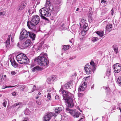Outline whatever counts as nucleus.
<instances>
[{
  "label": "nucleus",
  "instance_id": "obj_1",
  "mask_svg": "<svg viewBox=\"0 0 121 121\" xmlns=\"http://www.w3.org/2000/svg\"><path fill=\"white\" fill-rule=\"evenodd\" d=\"M46 7L43 8L39 10V15H43L46 17L49 16L51 15L50 12L53 10L52 5L50 1L47 0L46 3Z\"/></svg>",
  "mask_w": 121,
  "mask_h": 121
},
{
  "label": "nucleus",
  "instance_id": "obj_2",
  "mask_svg": "<svg viewBox=\"0 0 121 121\" xmlns=\"http://www.w3.org/2000/svg\"><path fill=\"white\" fill-rule=\"evenodd\" d=\"M39 22V17L37 15L33 16L30 21H28L27 22V26L29 28L33 30H35V26Z\"/></svg>",
  "mask_w": 121,
  "mask_h": 121
},
{
  "label": "nucleus",
  "instance_id": "obj_3",
  "mask_svg": "<svg viewBox=\"0 0 121 121\" xmlns=\"http://www.w3.org/2000/svg\"><path fill=\"white\" fill-rule=\"evenodd\" d=\"M70 93L69 92L64 91L63 92V99L67 101V104L68 106L69 107H72L74 106V103L73 101V99L72 96H70Z\"/></svg>",
  "mask_w": 121,
  "mask_h": 121
},
{
  "label": "nucleus",
  "instance_id": "obj_4",
  "mask_svg": "<svg viewBox=\"0 0 121 121\" xmlns=\"http://www.w3.org/2000/svg\"><path fill=\"white\" fill-rule=\"evenodd\" d=\"M47 55L46 53L43 52L42 53L40 54L39 56L37 58V61L40 62L39 64L40 65L46 66H48L49 63V61L47 59Z\"/></svg>",
  "mask_w": 121,
  "mask_h": 121
},
{
  "label": "nucleus",
  "instance_id": "obj_5",
  "mask_svg": "<svg viewBox=\"0 0 121 121\" xmlns=\"http://www.w3.org/2000/svg\"><path fill=\"white\" fill-rule=\"evenodd\" d=\"M16 59L18 62L20 64H27L29 62V59L24 54H19L17 56Z\"/></svg>",
  "mask_w": 121,
  "mask_h": 121
},
{
  "label": "nucleus",
  "instance_id": "obj_6",
  "mask_svg": "<svg viewBox=\"0 0 121 121\" xmlns=\"http://www.w3.org/2000/svg\"><path fill=\"white\" fill-rule=\"evenodd\" d=\"M51 1H52L54 3L55 5L53 7L52 5L53 10L51 12H54V13H56L60 10V4L61 2V0H50Z\"/></svg>",
  "mask_w": 121,
  "mask_h": 121
},
{
  "label": "nucleus",
  "instance_id": "obj_7",
  "mask_svg": "<svg viewBox=\"0 0 121 121\" xmlns=\"http://www.w3.org/2000/svg\"><path fill=\"white\" fill-rule=\"evenodd\" d=\"M84 69L86 74H91L92 72L94 73L96 69V68L95 67L91 66L89 64H87L85 65Z\"/></svg>",
  "mask_w": 121,
  "mask_h": 121
},
{
  "label": "nucleus",
  "instance_id": "obj_8",
  "mask_svg": "<svg viewBox=\"0 0 121 121\" xmlns=\"http://www.w3.org/2000/svg\"><path fill=\"white\" fill-rule=\"evenodd\" d=\"M47 45L45 44H44L43 43H42L39 44L38 46L35 45L33 46L32 48V50L34 52L39 51L42 48H47Z\"/></svg>",
  "mask_w": 121,
  "mask_h": 121
},
{
  "label": "nucleus",
  "instance_id": "obj_9",
  "mask_svg": "<svg viewBox=\"0 0 121 121\" xmlns=\"http://www.w3.org/2000/svg\"><path fill=\"white\" fill-rule=\"evenodd\" d=\"M66 112L69 113L75 117H78L81 113L78 112L70 109L68 108H66Z\"/></svg>",
  "mask_w": 121,
  "mask_h": 121
},
{
  "label": "nucleus",
  "instance_id": "obj_10",
  "mask_svg": "<svg viewBox=\"0 0 121 121\" xmlns=\"http://www.w3.org/2000/svg\"><path fill=\"white\" fill-rule=\"evenodd\" d=\"M29 32L25 30H23L20 33L19 37L20 40L27 38L28 36Z\"/></svg>",
  "mask_w": 121,
  "mask_h": 121
},
{
  "label": "nucleus",
  "instance_id": "obj_11",
  "mask_svg": "<svg viewBox=\"0 0 121 121\" xmlns=\"http://www.w3.org/2000/svg\"><path fill=\"white\" fill-rule=\"evenodd\" d=\"M55 116L54 113L51 112H48L43 117V121H50L52 117Z\"/></svg>",
  "mask_w": 121,
  "mask_h": 121
},
{
  "label": "nucleus",
  "instance_id": "obj_12",
  "mask_svg": "<svg viewBox=\"0 0 121 121\" xmlns=\"http://www.w3.org/2000/svg\"><path fill=\"white\" fill-rule=\"evenodd\" d=\"M114 72L116 73L120 72L121 69V65L119 63H116L113 66Z\"/></svg>",
  "mask_w": 121,
  "mask_h": 121
},
{
  "label": "nucleus",
  "instance_id": "obj_13",
  "mask_svg": "<svg viewBox=\"0 0 121 121\" xmlns=\"http://www.w3.org/2000/svg\"><path fill=\"white\" fill-rule=\"evenodd\" d=\"M26 5V4L25 2L22 1L17 7V11L19 12L21 11L25 7Z\"/></svg>",
  "mask_w": 121,
  "mask_h": 121
},
{
  "label": "nucleus",
  "instance_id": "obj_14",
  "mask_svg": "<svg viewBox=\"0 0 121 121\" xmlns=\"http://www.w3.org/2000/svg\"><path fill=\"white\" fill-rule=\"evenodd\" d=\"M81 84V86L78 89V91H79L84 90L87 87V83L86 82H82Z\"/></svg>",
  "mask_w": 121,
  "mask_h": 121
},
{
  "label": "nucleus",
  "instance_id": "obj_15",
  "mask_svg": "<svg viewBox=\"0 0 121 121\" xmlns=\"http://www.w3.org/2000/svg\"><path fill=\"white\" fill-rule=\"evenodd\" d=\"M31 44V42L30 40L28 39L21 43V46L23 48H26L28 47Z\"/></svg>",
  "mask_w": 121,
  "mask_h": 121
},
{
  "label": "nucleus",
  "instance_id": "obj_16",
  "mask_svg": "<svg viewBox=\"0 0 121 121\" xmlns=\"http://www.w3.org/2000/svg\"><path fill=\"white\" fill-rule=\"evenodd\" d=\"M56 24H57V27L60 30H62L64 29L65 27V24L64 23L58 21L57 22Z\"/></svg>",
  "mask_w": 121,
  "mask_h": 121
},
{
  "label": "nucleus",
  "instance_id": "obj_17",
  "mask_svg": "<svg viewBox=\"0 0 121 121\" xmlns=\"http://www.w3.org/2000/svg\"><path fill=\"white\" fill-rule=\"evenodd\" d=\"M112 25L110 23H109L107 24L106 26V31L109 32L112 30Z\"/></svg>",
  "mask_w": 121,
  "mask_h": 121
},
{
  "label": "nucleus",
  "instance_id": "obj_18",
  "mask_svg": "<svg viewBox=\"0 0 121 121\" xmlns=\"http://www.w3.org/2000/svg\"><path fill=\"white\" fill-rule=\"evenodd\" d=\"M32 40H34L35 38V35L32 32H29V36Z\"/></svg>",
  "mask_w": 121,
  "mask_h": 121
},
{
  "label": "nucleus",
  "instance_id": "obj_19",
  "mask_svg": "<svg viewBox=\"0 0 121 121\" xmlns=\"http://www.w3.org/2000/svg\"><path fill=\"white\" fill-rule=\"evenodd\" d=\"M11 37V35H9L8 36V38H7L6 42V47H7L9 46L10 44V38Z\"/></svg>",
  "mask_w": 121,
  "mask_h": 121
},
{
  "label": "nucleus",
  "instance_id": "obj_20",
  "mask_svg": "<svg viewBox=\"0 0 121 121\" xmlns=\"http://www.w3.org/2000/svg\"><path fill=\"white\" fill-rule=\"evenodd\" d=\"M112 47L115 53L116 54L118 53L119 52V51L117 45H114L112 46Z\"/></svg>",
  "mask_w": 121,
  "mask_h": 121
},
{
  "label": "nucleus",
  "instance_id": "obj_21",
  "mask_svg": "<svg viewBox=\"0 0 121 121\" xmlns=\"http://www.w3.org/2000/svg\"><path fill=\"white\" fill-rule=\"evenodd\" d=\"M63 108L62 107H60L56 108L55 110V111L56 113H59L63 110Z\"/></svg>",
  "mask_w": 121,
  "mask_h": 121
},
{
  "label": "nucleus",
  "instance_id": "obj_22",
  "mask_svg": "<svg viewBox=\"0 0 121 121\" xmlns=\"http://www.w3.org/2000/svg\"><path fill=\"white\" fill-rule=\"evenodd\" d=\"M11 64L14 67H17V64L14 61L13 59H10Z\"/></svg>",
  "mask_w": 121,
  "mask_h": 121
},
{
  "label": "nucleus",
  "instance_id": "obj_23",
  "mask_svg": "<svg viewBox=\"0 0 121 121\" xmlns=\"http://www.w3.org/2000/svg\"><path fill=\"white\" fill-rule=\"evenodd\" d=\"M70 85V82H69L65 84L64 86V87L65 89H68L69 88Z\"/></svg>",
  "mask_w": 121,
  "mask_h": 121
},
{
  "label": "nucleus",
  "instance_id": "obj_24",
  "mask_svg": "<svg viewBox=\"0 0 121 121\" xmlns=\"http://www.w3.org/2000/svg\"><path fill=\"white\" fill-rule=\"evenodd\" d=\"M83 30L85 31H87L88 30L89 27L88 24L85 23L84 24L83 26Z\"/></svg>",
  "mask_w": 121,
  "mask_h": 121
},
{
  "label": "nucleus",
  "instance_id": "obj_25",
  "mask_svg": "<svg viewBox=\"0 0 121 121\" xmlns=\"http://www.w3.org/2000/svg\"><path fill=\"white\" fill-rule=\"evenodd\" d=\"M42 69L39 66H36L35 67L33 68L32 69V71L33 72H35L36 70H41Z\"/></svg>",
  "mask_w": 121,
  "mask_h": 121
},
{
  "label": "nucleus",
  "instance_id": "obj_26",
  "mask_svg": "<svg viewBox=\"0 0 121 121\" xmlns=\"http://www.w3.org/2000/svg\"><path fill=\"white\" fill-rule=\"evenodd\" d=\"M96 33L100 37L103 36L104 33L103 31H98L96 32Z\"/></svg>",
  "mask_w": 121,
  "mask_h": 121
},
{
  "label": "nucleus",
  "instance_id": "obj_27",
  "mask_svg": "<svg viewBox=\"0 0 121 121\" xmlns=\"http://www.w3.org/2000/svg\"><path fill=\"white\" fill-rule=\"evenodd\" d=\"M111 69L110 68H109L107 69L106 71V74L107 76H109L111 74Z\"/></svg>",
  "mask_w": 121,
  "mask_h": 121
},
{
  "label": "nucleus",
  "instance_id": "obj_28",
  "mask_svg": "<svg viewBox=\"0 0 121 121\" xmlns=\"http://www.w3.org/2000/svg\"><path fill=\"white\" fill-rule=\"evenodd\" d=\"M69 45H64L63 46V48H62V49L64 51H66L69 49Z\"/></svg>",
  "mask_w": 121,
  "mask_h": 121
},
{
  "label": "nucleus",
  "instance_id": "obj_29",
  "mask_svg": "<svg viewBox=\"0 0 121 121\" xmlns=\"http://www.w3.org/2000/svg\"><path fill=\"white\" fill-rule=\"evenodd\" d=\"M117 82L119 86L121 85V77H119L118 78Z\"/></svg>",
  "mask_w": 121,
  "mask_h": 121
},
{
  "label": "nucleus",
  "instance_id": "obj_30",
  "mask_svg": "<svg viewBox=\"0 0 121 121\" xmlns=\"http://www.w3.org/2000/svg\"><path fill=\"white\" fill-rule=\"evenodd\" d=\"M31 112L28 109H26L25 111V114L26 115H29Z\"/></svg>",
  "mask_w": 121,
  "mask_h": 121
},
{
  "label": "nucleus",
  "instance_id": "obj_31",
  "mask_svg": "<svg viewBox=\"0 0 121 121\" xmlns=\"http://www.w3.org/2000/svg\"><path fill=\"white\" fill-rule=\"evenodd\" d=\"M79 26L78 25L75 24L73 26L71 27L72 29H73L74 30H76L77 28H78Z\"/></svg>",
  "mask_w": 121,
  "mask_h": 121
},
{
  "label": "nucleus",
  "instance_id": "obj_32",
  "mask_svg": "<svg viewBox=\"0 0 121 121\" xmlns=\"http://www.w3.org/2000/svg\"><path fill=\"white\" fill-rule=\"evenodd\" d=\"M51 78L53 81H56L57 79V76L55 75H52L51 77Z\"/></svg>",
  "mask_w": 121,
  "mask_h": 121
},
{
  "label": "nucleus",
  "instance_id": "obj_33",
  "mask_svg": "<svg viewBox=\"0 0 121 121\" xmlns=\"http://www.w3.org/2000/svg\"><path fill=\"white\" fill-rule=\"evenodd\" d=\"M2 86V89H4L5 88H7L13 87L15 86Z\"/></svg>",
  "mask_w": 121,
  "mask_h": 121
},
{
  "label": "nucleus",
  "instance_id": "obj_34",
  "mask_svg": "<svg viewBox=\"0 0 121 121\" xmlns=\"http://www.w3.org/2000/svg\"><path fill=\"white\" fill-rule=\"evenodd\" d=\"M108 11V10H107L105 8L103 9L102 11V14L103 15L105 14Z\"/></svg>",
  "mask_w": 121,
  "mask_h": 121
},
{
  "label": "nucleus",
  "instance_id": "obj_35",
  "mask_svg": "<svg viewBox=\"0 0 121 121\" xmlns=\"http://www.w3.org/2000/svg\"><path fill=\"white\" fill-rule=\"evenodd\" d=\"M117 108L120 110L121 114V103H119L117 104Z\"/></svg>",
  "mask_w": 121,
  "mask_h": 121
},
{
  "label": "nucleus",
  "instance_id": "obj_36",
  "mask_svg": "<svg viewBox=\"0 0 121 121\" xmlns=\"http://www.w3.org/2000/svg\"><path fill=\"white\" fill-rule=\"evenodd\" d=\"M36 87H36L35 85H34L33 88H32V91L31 92H33L35 90H38V88H37Z\"/></svg>",
  "mask_w": 121,
  "mask_h": 121
},
{
  "label": "nucleus",
  "instance_id": "obj_37",
  "mask_svg": "<svg viewBox=\"0 0 121 121\" xmlns=\"http://www.w3.org/2000/svg\"><path fill=\"white\" fill-rule=\"evenodd\" d=\"M98 40V38L97 37H94L92 38V40L93 42H95Z\"/></svg>",
  "mask_w": 121,
  "mask_h": 121
},
{
  "label": "nucleus",
  "instance_id": "obj_38",
  "mask_svg": "<svg viewBox=\"0 0 121 121\" xmlns=\"http://www.w3.org/2000/svg\"><path fill=\"white\" fill-rule=\"evenodd\" d=\"M91 15H90L88 16V20L90 22H91L92 20V18L91 17V14H90Z\"/></svg>",
  "mask_w": 121,
  "mask_h": 121
},
{
  "label": "nucleus",
  "instance_id": "obj_39",
  "mask_svg": "<svg viewBox=\"0 0 121 121\" xmlns=\"http://www.w3.org/2000/svg\"><path fill=\"white\" fill-rule=\"evenodd\" d=\"M18 105H19L20 106H22V104L21 103H17L14 105V106H17Z\"/></svg>",
  "mask_w": 121,
  "mask_h": 121
},
{
  "label": "nucleus",
  "instance_id": "obj_40",
  "mask_svg": "<svg viewBox=\"0 0 121 121\" xmlns=\"http://www.w3.org/2000/svg\"><path fill=\"white\" fill-rule=\"evenodd\" d=\"M41 17L42 19H43L44 20H45L46 21H48V19L46 17L44 16V15H39Z\"/></svg>",
  "mask_w": 121,
  "mask_h": 121
},
{
  "label": "nucleus",
  "instance_id": "obj_41",
  "mask_svg": "<svg viewBox=\"0 0 121 121\" xmlns=\"http://www.w3.org/2000/svg\"><path fill=\"white\" fill-rule=\"evenodd\" d=\"M41 17L42 19H43L44 20H45L46 21H48V19L46 17L44 16V15H39Z\"/></svg>",
  "mask_w": 121,
  "mask_h": 121
},
{
  "label": "nucleus",
  "instance_id": "obj_42",
  "mask_svg": "<svg viewBox=\"0 0 121 121\" xmlns=\"http://www.w3.org/2000/svg\"><path fill=\"white\" fill-rule=\"evenodd\" d=\"M86 19H85L83 18L81 20L80 22V25H81V23H84L85 22Z\"/></svg>",
  "mask_w": 121,
  "mask_h": 121
},
{
  "label": "nucleus",
  "instance_id": "obj_43",
  "mask_svg": "<svg viewBox=\"0 0 121 121\" xmlns=\"http://www.w3.org/2000/svg\"><path fill=\"white\" fill-rule=\"evenodd\" d=\"M52 80L51 78H48L47 79V82L48 84H50L52 82Z\"/></svg>",
  "mask_w": 121,
  "mask_h": 121
},
{
  "label": "nucleus",
  "instance_id": "obj_44",
  "mask_svg": "<svg viewBox=\"0 0 121 121\" xmlns=\"http://www.w3.org/2000/svg\"><path fill=\"white\" fill-rule=\"evenodd\" d=\"M47 98L49 100H50L51 99V96L50 93H48L47 95Z\"/></svg>",
  "mask_w": 121,
  "mask_h": 121
},
{
  "label": "nucleus",
  "instance_id": "obj_45",
  "mask_svg": "<svg viewBox=\"0 0 121 121\" xmlns=\"http://www.w3.org/2000/svg\"><path fill=\"white\" fill-rule=\"evenodd\" d=\"M52 89L53 90L54 89L52 87H49L47 90V91L48 92H49L51 91Z\"/></svg>",
  "mask_w": 121,
  "mask_h": 121
},
{
  "label": "nucleus",
  "instance_id": "obj_46",
  "mask_svg": "<svg viewBox=\"0 0 121 121\" xmlns=\"http://www.w3.org/2000/svg\"><path fill=\"white\" fill-rule=\"evenodd\" d=\"M86 31H85L83 30L81 31V34L82 35H86Z\"/></svg>",
  "mask_w": 121,
  "mask_h": 121
},
{
  "label": "nucleus",
  "instance_id": "obj_47",
  "mask_svg": "<svg viewBox=\"0 0 121 121\" xmlns=\"http://www.w3.org/2000/svg\"><path fill=\"white\" fill-rule=\"evenodd\" d=\"M90 64L91 65V66L95 67L94 66L95 64L93 61H91L90 62Z\"/></svg>",
  "mask_w": 121,
  "mask_h": 121
},
{
  "label": "nucleus",
  "instance_id": "obj_48",
  "mask_svg": "<svg viewBox=\"0 0 121 121\" xmlns=\"http://www.w3.org/2000/svg\"><path fill=\"white\" fill-rule=\"evenodd\" d=\"M4 102H3V106L5 107L6 106V104H7V101H5V100H4Z\"/></svg>",
  "mask_w": 121,
  "mask_h": 121
},
{
  "label": "nucleus",
  "instance_id": "obj_49",
  "mask_svg": "<svg viewBox=\"0 0 121 121\" xmlns=\"http://www.w3.org/2000/svg\"><path fill=\"white\" fill-rule=\"evenodd\" d=\"M17 73V72L15 71H12L11 72V74L12 75H14Z\"/></svg>",
  "mask_w": 121,
  "mask_h": 121
},
{
  "label": "nucleus",
  "instance_id": "obj_50",
  "mask_svg": "<svg viewBox=\"0 0 121 121\" xmlns=\"http://www.w3.org/2000/svg\"><path fill=\"white\" fill-rule=\"evenodd\" d=\"M5 13V12L4 11L0 12V16L1 15H4Z\"/></svg>",
  "mask_w": 121,
  "mask_h": 121
},
{
  "label": "nucleus",
  "instance_id": "obj_51",
  "mask_svg": "<svg viewBox=\"0 0 121 121\" xmlns=\"http://www.w3.org/2000/svg\"><path fill=\"white\" fill-rule=\"evenodd\" d=\"M83 95V94H82L80 93H79L78 94V96L79 97H81Z\"/></svg>",
  "mask_w": 121,
  "mask_h": 121
},
{
  "label": "nucleus",
  "instance_id": "obj_52",
  "mask_svg": "<svg viewBox=\"0 0 121 121\" xmlns=\"http://www.w3.org/2000/svg\"><path fill=\"white\" fill-rule=\"evenodd\" d=\"M84 118V116L83 115L80 118V119H79L78 121H80L81 120H82Z\"/></svg>",
  "mask_w": 121,
  "mask_h": 121
},
{
  "label": "nucleus",
  "instance_id": "obj_53",
  "mask_svg": "<svg viewBox=\"0 0 121 121\" xmlns=\"http://www.w3.org/2000/svg\"><path fill=\"white\" fill-rule=\"evenodd\" d=\"M64 91L63 90V89H61L59 91V92L60 94H62V93L63 94V92Z\"/></svg>",
  "mask_w": 121,
  "mask_h": 121
},
{
  "label": "nucleus",
  "instance_id": "obj_54",
  "mask_svg": "<svg viewBox=\"0 0 121 121\" xmlns=\"http://www.w3.org/2000/svg\"><path fill=\"white\" fill-rule=\"evenodd\" d=\"M111 15L112 16L113 15V13H114V11L113 10V8H112V9L111 10Z\"/></svg>",
  "mask_w": 121,
  "mask_h": 121
},
{
  "label": "nucleus",
  "instance_id": "obj_55",
  "mask_svg": "<svg viewBox=\"0 0 121 121\" xmlns=\"http://www.w3.org/2000/svg\"><path fill=\"white\" fill-rule=\"evenodd\" d=\"M55 99H59V97L58 95H56L55 97Z\"/></svg>",
  "mask_w": 121,
  "mask_h": 121
},
{
  "label": "nucleus",
  "instance_id": "obj_56",
  "mask_svg": "<svg viewBox=\"0 0 121 121\" xmlns=\"http://www.w3.org/2000/svg\"><path fill=\"white\" fill-rule=\"evenodd\" d=\"M36 102L38 104L40 105L41 104V102L39 101H36Z\"/></svg>",
  "mask_w": 121,
  "mask_h": 121
},
{
  "label": "nucleus",
  "instance_id": "obj_57",
  "mask_svg": "<svg viewBox=\"0 0 121 121\" xmlns=\"http://www.w3.org/2000/svg\"><path fill=\"white\" fill-rule=\"evenodd\" d=\"M16 94V92H14L12 93V95L13 96H15Z\"/></svg>",
  "mask_w": 121,
  "mask_h": 121
},
{
  "label": "nucleus",
  "instance_id": "obj_58",
  "mask_svg": "<svg viewBox=\"0 0 121 121\" xmlns=\"http://www.w3.org/2000/svg\"><path fill=\"white\" fill-rule=\"evenodd\" d=\"M89 77H85L84 78V79L86 81V80H87V79L88 78H89Z\"/></svg>",
  "mask_w": 121,
  "mask_h": 121
},
{
  "label": "nucleus",
  "instance_id": "obj_59",
  "mask_svg": "<svg viewBox=\"0 0 121 121\" xmlns=\"http://www.w3.org/2000/svg\"><path fill=\"white\" fill-rule=\"evenodd\" d=\"M103 88L104 89H105V90H106V89L108 90L109 89L108 87H105V86L103 87Z\"/></svg>",
  "mask_w": 121,
  "mask_h": 121
},
{
  "label": "nucleus",
  "instance_id": "obj_60",
  "mask_svg": "<svg viewBox=\"0 0 121 121\" xmlns=\"http://www.w3.org/2000/svg\"><path fill=\"white\" fill-rule=\"evenodd\" d=\"M106 2V0H102L101 2L102 3L103 2L105 3Z\"/></svg>",
  "mask_w": 121,
  "mask_h": 121
},
{
  "label": "nucleus",
  "instance_id": "obj_61",
  "mask_svg": "<svg viewBox=\"0 0 121 121\" xmlns=\"http://www.w3.org/2000/svg\"><path fill=\"white\" fill-rule=\"evenodd\" d=\"M40 0H38L37 3V4L38 5L40 3Z\"/></svg>",
  "mask_w": 121,
  "mask_h": 121
},
{
  "label": "nucleus",
  "instance_id": "obj_62",
  "mask_svg": "<svg viewBox=\"0 0 121 121\" xmlns=\"http://www.w3.org/2000/svg\"><path fill=\"white\" fill-rule=\"evenodd\" d=\"M28 120V118L27 117H26L24 119V120L23 121H27Z\"/></svg>",
  "mask_w": 121,
  "mask_h": 121
},
{
  "label": "nucleus",
  "instance_id": "obj_63",
  "mask_svg": "<svg viewBox=\"0 0 121 121\" xmlns=\"http://www.w3.org/2000/svg\"><path fill=\"white\" fill-rule=\"evenodd\" d=\"M17 46L19 47H20V45H19V43H18L17 44Z\"/></svg>",
  "mask_w": 121,
  "mask_h": 121
},
{
  "label": "nucleus",
  "instance_id": "obj_64",
  "mask_svg": "<svg viewBox=\"0 0 121 121\" xmlns=\"http://www.w3.org/2000/svg\"><path fill=\"white\" fill-rule=\"evenodd\" d=\"M94 85H92L91 87V89H93L94 88Z\"/></svg>",
  "mask_w": 121,
  "mask_h": 121
}]
</instances>
